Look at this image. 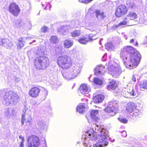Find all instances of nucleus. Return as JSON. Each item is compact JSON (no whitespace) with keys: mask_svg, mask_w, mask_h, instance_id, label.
<instances>
[{"mask_svg":"<svg viewBox=\"0 0 147 147\" xmlns=\"http://www.w3.org/2000/svg\"><path fill=\"white\" fill-rule=\"evenodd\" d=\"M95 127L92 130L88 131L86 133V136L92 140L95 141L97 139L96 144H94V147H105L107 146L109 137V131L104 128L103 125L98 126L96 124H94Z\"/></svg>","mask_w":147,"mask_h":147,"instance_id":"f257e3e1","label":"nucleus"},{"mask_svg":"<svg viewBox=\"0 0 147 147\" xmlns=\"http://www.w3.org/2000/svg\"><path fill=\"white\" fill-rule=\"evenodd\" d=\"M120 55L125 65L129 69L137 66L141 58L139 53L131 46H127L122 49Z\"/></svg>","mask_w":147,"mask_h":147,"instance_id":"f03ea898","label":"nucleus"},{"mask_svg":"<svg viewBox=\"0 0 147 147\" xmlns=\"http://www.w3.org/2000/svg\"><path fill=\"white\" fill-rule=\"evenodd\" d=\"M36 53L37 56L34 61V65L36 68L39 70L47 68L49 65V61L48 58L44 56L43 49H38Z\"/></svg>","mask_w":147,"mask_h":147,"instance_id":"7ed1b4c3","label":"nucleus"},{"mask_svg":"<svg viewBox=\"0 0 147 147\" xmlns=\"http://www.w3.org/2000/svg\"><path fill=\"white\" fill-rule=\"evenodd\" d=\"M57 63L58 65L62 68L67 69L71 67L72 61L69 57L64 55L61 56L58 58Z\"/></svg>","mask_w":147,"mask_h":147,"instance_id":"20e7f679","label":"nucleus"},{"mask_svg":"<svg viewBox=\"0 0 147 147\" xmlns=\"http://www.w3.org/2000/svg\"><path fill=\"white\" fill-rule=\"evenodd\" d=\"M118 109V105L116 101H113L110 102L108 103V106L105 109V111L110 113V115L112 116L115 115Z\"/></svg>","mask_w":147,"mask_h":147,"instance_id":"39448f33","label":"nucleus"},{"mask_svg":"<svg viewBox=\"0 0 147 147\" xmlns=\"http://www.w3.org/2000/svg\"><path fill=\"white\" fill-rule=\"evenodd\" d=\"M109 70L111 74L115 78H117L121 72L120 66L118 64L114 63L109 67Z\"/></svg>","mask_w":147,"mask_h":147,"instance_id":"423d86ee","label":"nucleus"},{"mask_svg":"<svg viewBox=\"0 0 147 147\" xmlns=\"http://www.w3.org/2000/svg\"><path fill=\"white\" fill-rule=\"evenodd\" d=\"M28 146L38 147L40 142L38 138L34 136H30L28 139Z\"/></svg>","mask_w":147,"mask_h":147,"instance_id":"0eeeda50","label":"nucleus"},{"mask_svg":"<svg viewBox=\"0 0 147 147\" xmlns=\"http://www.w3.org/2000/svg\"><path fill=\"white\" fill-rule=\"evenodd\" d=\"M136 107L137 106L134 103L130 102L127 104L126 109L128 112L133 113V114L136 117H138L140 113L138 110L136 109Z\"/></svg>","mask_w":147,"mask_h":147,"instance_id":"6e6552de","label":"nucleus"},{"mask_svg":"<svg viewBox=\"0 0 147 147\" xmlns=\"http://www.w3.org/2000/svg\"><path fill=\"white\" fill-rule=\"evenodd\" d=\"M20 10L18 6L15 3L10 4V12L15 16H17Z\"/></svg>","mask_w":147,"mask_h":147,"instance_id":"1a4fd4ad","label":"nucleus"},{"mask_svg":"<svg viewBox=\"0 0 147 147\" xmlns=\"http://www.w3.org/2000/svg\"><path fill=\"white\" fill-rule=\"evenodd\" d=\"M128 9L125 6L121 5L117 7L115 12V14L117 16L120 17L121 16L126 13Z\"/></svg>","mask_w":147,"mask_h":147,"instance_id":"9d476101","label":"nucleus"},{"mask_svg":"<svg viewBox=\"0 0 147 147\" xmlns=\"http://www.w3.org/2000/svg\"><path fill=\"white\" fill-rule=\"evenodd\" d=\"M82 65L79 63L74 64L70 70L76 77L77 76L80 71Z\"/></svg>","mask_w":147,"mask_h":147,"instance_id":"9b49d317","label":"nucleus"},{"mask_svg":"<svg viewBox=\"0 0 147 147\" xmlns=\"http://www.w3.org/2000/svg\"><path fill=\"white\" fill-rule=\"evenodd\" d=\"M94 34H90L88 37H84L80 38L78 40V42L82 44L86 45L89 41L96 39V38H93L94 36Z\"/></svg>","mask_w":147,"mask_h":147,"instance_id":"f8f14e48","label":"nucleus"},{"mask_svg":"<svg viewBox=\"0 0 147 147\" xmlns=\"http://www.w3.org/2000/svg\"><path fill=\"white\" fill-rule=\"evenodd\" d=\"M40 89L37 87L32 88L29 91V94L31 97L35 98L37 97L39 95Z\"/></svg>","mask_w":147,"mask_h":147,"instance_id":"ddd939ff","label":"nucleus"},{"mask_svg":"<svg viewBox=\"0 0 147 147\" xmlns=\"http://www.w3.org/2000/svg\"><path fill=\"white\" fill-rule=\"evenodd\" d=\"M11 100L10 101V104H16L18 102L19 96L16 93L13 91H11Z\"/></svg>","mask_w":147,"mask_h":147,"instance_id":"4468645a","label":"nucleus"},{"mask_svg":"<svg viewBox=\"0 0 147 147\" xmlns=\"http://www.w3.org/2000/svg\"><path fill=\"white\" fill-rule=\"evenodd\" d=\"M70 27L67 25H64L61 26L58 29L59 33L60 35H65L69 31Z\"/></svg>","mask_w":147,"mask_h":147,"instance_id":"2eb2a0df","label":"nucleus"},{"mask_svg":"<svg viewBox=\"0 0 147 147\" xmlns=\"http://www.w3.org/2000/svg\"><path fill=\"white\" fill-rule=\"evenodd\" d=\"M104 68V66L102 65L98 66L95 69V74L99 76L103 75L105 72Z\"/></svg>","mask_w":147,"mask_h":147,"instance_id":"dca6fc26","label":"nucleus"},{"mask_svg":"<svg viewBox=\"0 0 147 147\" xmlns=\"http://www.w3.org/2000/svg\"><path fill=\"white\" fill-rule=\"evenodd\" d=\"M79 90L82 94H84L88 93L90 91V88L87 85L83 84L80 86Z\"/></svg>","mask_w":147,"mask_h":147,"instance_id":"f3484780","label":"nucleus"},{"mask_svg":"<svg viewBox=\"0 0 147 147\" xmlns=\"http://www.w3.org/2000/svg\"><path fill=\"white\" fill-rule=\"evenodd\" d=\"M63 76L64 78L69 80L73 79L76 77L71 70L70 71L63 72Z\"/></svg>","mask_w":147,"mask_h":147,"instance_id":"a211bd4d","label":"nucleus"},{"mask_svg":"<svg viewBox=\"0 0 147 147\" xmlns=\"http://www.w3.org/2000/svg\"><path fill=\"white\" fill-rule=\"evenodd\" d=\"M26 111V110H24L23 111V113L22 116V119H21L22 125H23L24 124V122L25 121L26 123H28V125H30V122L32 120L31 117L30 116H29L27 119H26L25 118V113Z\"/></svg>","mask_w":147,"mask_h":147,"instance_id":"6ab92c4d","label":"nucleus"},{"mask_svg":"<svg viewBox=\"0 0 147 147\" xmlns=\"http://www.w3.org/2000/svg\"><path fill=\"white\" fill-rule=\"evenodd\" d=\"M98 111L97 110H93L91 113L90 117L91 119L94 122L96 121L98 119Z\"/></svg>","mask_w":147,"mask_h":147,"instance_id":"aec40b11","label":"nucleus"},{"mask_svg":"<svg viewBox=\"0 0 147 147\" xmlns=\"http://www.w3.org/2000/svg\"><path fill=\"white\" fill-rule=\"evenodd\" d=\"M104 98V95L102 94H98L94 97L93 101L95 103H99L101 102Z\"/></svg>","mask_w":147,"mask_h":147,"instance_id":"412c9836","label":"nucleus"},{"mask_svg":"<svg viewBox=\"0 0 147 147\" xmlns=\"http://www.w3.org/2000/svg\"><path fill=\"white\" fill-rule=\"evenodd\" d=\"M95 13L96 17L98 20L103 19L106 17V15L104 12L100 10L96 11Z\"/></svg>","mask_w":147,"mask_h":147,"instance_id":"4be33fe9","label":"nucleus"},{"mask_svg":"<svg viewBox=\"0 0 147 147\" xmlns=\"http://www.w3.org/2000/svg\"><path fill=\"white\" fill-rule=\"evenodd\" d=\"M137 17L136 13L133 12H129L126 17L125 19L126 20H133L136 19Z\"/></svg>","mask_w":147,"mask_h":147,"instance_id":"5701e85b","label":"nucleus"},{"mask_svg":"<svg viewBox=\"0 0 147 147\" xmlns=\"http://www.w3.org/2000/svg\"><path fill=\"white\" fill-rule=\"evenodd\" d=\"M117 86V83L113 80H112L109 82L108 86V89L109 90H114Z\"/></svg>","mask_w":147,"mask_h":147,"instance_id":"b1692460","label":"nucleus"},{"mask_svg":"<svg viewBox=\"0 0 147 147\" xmlns=\"http://www.w3.org/2000/svg\"><path fill=\"white\" fill-rule=\"evenodd\" d=\"M85 110V106L83 103L79 104L77 107L76 111L82 114Z\"/></svg>","mask_w":147,"mask_h":147,"instance_id":"393cba45","label":"nucleus"},{"mask_svg":"<svg viewBox=\"0 0 147 147\" xmlns=\"http://www.w3.org/2000/svg\"><path fill=\"white\" fill-rule=\"evenodd\" d=\"M73 44V41L69 40H66L64 41L63 44L65 48L68 49L71 47Z\"/></svg>","mask_w":147,"mask_h":147,"instance_id":"a878e982","label":"nucleus"},{"mask_svg":"<svg viewBox=\"0 0 147 147\" xmlns=\"http://www.w3.org/2000/svg\"><path fill=\"white\" fill-rule=\"evenodd\" d=\"M134 1V0H126V4L129 7L133 9L135 6Z\"/></svg>","mask_w":147,"mask_h":147,"instance_id":"bb28decb","label":"nucleus"},{"mask_svg":"<svg viewBox=\"0 0 147 147\" xmlns=\"http://www.w3.org/2000/svg\"><path fill=\"white\" fill-rule=\"evenodd\" d=\"M63 48L61 46L57 45L55 48V52L57 54H62L63 52Z\"/></svg>","mask_w":147,"mask_h":147,"instance_id":"cd10ccee","label":"nucleus"},{"mask_svg":"<svg viewBox=\"0 0 147 147\" xmlns=\"http://www.w3.org/2000/svg\"><path fill=\"white\" fill-rule=\"evenodd\" d=\"M81 32L80 30H75L71 32V36L72 37H76L80 36Z\"/></svg>","mask_w":147,"mask_h":147,"instance_id":"c85d7f7f","label":"nucleus"},{"mask_svg":"<svg viewBox=\"0 0 147 147\" xmlns=\"http://www.w3.org/2000/svg\"><path fill=\"white\" fill-rule=\"evenodd\" d=\"M37 124L42 129H44L46 127L45 123L42 121L38 120L37 122Z\"/></svg>","mask_w":147,"mask_h":147,"instance_id":"c756f323","label":"nucleus"},{"mask_svg":"<svg viewBox=\"0 0 147 147\" xmlns=\"http://www.w3.org/2000/svg\"><path fill=\"white\" fill-rule=\"evenodd\" d=\"M24 43L25 42L22 40V38H20L18 40V49H20L23 47Z\"/></svg>","mask_w":147,"mask_h":147,"instance_id":"7c9ffc66","label":"nucleus"},{"mask_svg":"<svg viewBox=\"0 0 147 147\" xmlns=\"http://www.w3.org/2000/svg\"><path fill=\"white\" fill-rule=\"evenodd\" d=\"M94 84L99 85H101L103 83L102 80L97 78H95L93 80Z\"/></svg>","mask_w":147,"mask_h":147,"instance_id":"2f4dec72","label":"nucleus"},{"mask_svg":"<svg viewBox=\"0 0 147 147\" xmlns=\"http://www.w3.org/2000/svg\"><path fill=\"white\" fill-rule=\"evenodd\" d=\"M141 88L147 89V81L144 80L140 85Z\"/></svg>","mask_w":147,"mask_h":147,"instance_id":"473e14b6","label":"nucleus"},{"mask_svg":"<svg viewBox=\"0 0 147 147\" xmlns=\"http://www.w3.org/2000/svg\"><path fill=\"white\" fill-rule=\"evenodd\" d=\"M51 41L55 43H57L59 42L57 37L55 36H52L50 38Z\"/></svg>","mask_w":147,"mask_h":147,"instance_id":"72a5a7b5","label":"nucleus"},{"mask_svg":"<svg viewBox=\"0 0 147 147\" xmlns=\"http://www.w3.org/2000/svg\"><path fill=\"white\" fill-rule=\"evenodd\" d=\"M106 49L108 50L113 49L114 48L113 46L112 42L107 43L106 45Z\"/></svg>","mask_w":147,"mask_h":147,"instance_id":"f704fd0d","label":"nucleus"},{"mask_svg":"<svg viewBox=\"0 0 147 147\" xmlns=\"http://www.w3.org/2000/svg\"><path fill=\"white\" fill-rule=\"evenodd\" d=\"M131 91H130V90L128 92L131 95H132L133 96H137V92L134 89H133L132 88H131Z\"/></svg>","mask_w":147,"mask_h":147,"instance_id":"c9c22d12","label":"nucleus"},{"mask_svg":"<svg viewBox=\"0 0 147 147\" xmlns=\"http://www.w3.org/2000/svg\"><path fill=\"white\" fill-rule=\"evenodd\" d=\"M118 120L121 123L126 124L127 123L128 120L125 118H123L121 117H119L118 118Z\"/></svg>","mask_w":147,"mask_h":147,"instance_id":"e433bc0d","label":"nucleus"},{"mask_svg":"<svg viewBox=\"0 0 147 147\" xmlns=\"http://www.w3.org/2000/svg\"><path fill=\"white\" fill-rule=\"evenodd\" d=\"M71 27H77L78 26L79 24L78 23V21H74L71 22Z\"/></svg>","mask_w":147,"mask_h":147,"instance_id":"4c0bfd02","label":"nucleus"},{"mask_svg":"<svg viewBox=\"0 0 147 147\" xmlns=\"http://www.w3.org/2000/svg\"><path fill=\"white\" fill-rule=\"evenodd\" d=\"M127 22L126 21H123L120 22L119 24L120 28H122L123 27V26L126 25Z\"/></svg>","mask_w":147,"mask_h":147,"instance_id":"58836bf2","label":"nucleus"},{"mask_svg":"<svg viewBox=\"0 0 147 147\" xmlns=\"http://www.w3.org/2000/svg\"><path fill=\"white\" fill-rule=\"evenodd\" d=\"M51 7V5L49 3H48L46 4V6L44 8V9L45 10H47V9L50 10Z\"/></svg>","mask_w":147,"mask_h":147,"instance_id":"ea45409f","label":"nucleus"},{"mask_svg":"<svg viewBox=\"0 0 147 147\" xmlns=\"http://www.w3.org/2000/svg\"><path fill=\"white\" fill-rule=\"evenodd\" d=\"M79 1L80 2H82V3H87L91 1H92V0H79Z\"/></svg>","mask_w":147,"mask_h":147,"instance_id":"a19ab883","label":"nucleus"},{"mask_svg":"<svg viewBox=\"0 0 147 147\" xmlns=\"http://www.w3.org/2000/svg\"><path fill=\"white\" fill-rule=\"evenodd\" d=\"M120 28L119 24H118L114 25L112 27V29L115 30L117 28Z\"/></svg>","mask_w":147,"mask_h":147,"instance_id":"79ce46f5","label":"nucleus"},{"mask_svg":"<svg viewBox=\"0 0 147 147\" xmlns=\"http://www.w3.org/2000/svg\"><path fill=\"white\" fill-rule=\"evenodd\" d=\"M120 132L121 134V135L123 137H125L127 136L126 132L125 131H120Z\"/></svg>","mask_w":147,"mask_h":147,"instance_id":"37998d69","label":"nucleus"},{"mask_svg":"<svg viewBox=\"0 0 147 147\" xmlns=\"http://www.w3.org/2000/svg\"><path fill=\"white\" fill-rule=\"evenodd\" d=\"M47 28L46 26L43 27L41 29V31L42 32H45L47 30Z\"/></svg>","mask_w":147,"mask_h":147,"instance_id":"c03bdc74","label":"nucleus"},{"mask_svg":"<svg viewBox=\"0 0 147 147\" xmlns=\"http://www.w3.org/2000/svg\"><path fill=\"white\" fill-rule=\"evenodd\" d=\"M22 23V21L21 20H17L16 24L19 25L20 26H22L21 25Z\"/></svg>","mask_w":147,"mask_h":147,"instance_id":"a18cd8bd","label":"nucleus"},{"mask_svg":"<svg viewBox=\"0 0 147 147\" xmlns=\"http://www.w3.org/2000/svg\"><path fill=\"white\" fill-rule=\"evenodd\" d=\"M107 56V53H105L102 57V60L103 61H105L106 60Z\"/></svg>","mask_w":147,"mask_h":147,"instance_id":"49530a36","label":"nucleus"},{"mask_svg":"<svg viewBox=\"0 0 147 147\" xmlns=\"http://www.w3.org/2000/svg\"><path fill=\"white\" fill-rule=\"evenodd\" d=\"M43 92L44 94V96L45 97H46L47 95V91L45 89H43Z\"/></svg>","mask_w":147,"mask_h":147,"instance_id":"de8ad7c7","label":"nucleus"},{"mask_svg":"<svg viewBox=\"0 0 147 147\" xmlns=\"http://www.w3.org/2000/svg\"><path fill=\"white\" fill-rule=\"evenodd\" d=\"M132 80L134 82H136V78L135 75H133L132 78Z\"/></svg>","mask_w":147,"mask_h":147,"instance_id":"09e8293b","label":"nucleus"},{"mask_svg":"<svg viewBox=\"0 0 147 147\" xmlns=\"http://www.w3.org/2000/svg\"><path fill=\"white\" fill-rule=\"evenodd\" d=\"M24 141H21L20 144V147H24Z\"/></svg>","mask_w":147,"mask_h":147,"instance_id":"8fccbe9b","label":"nucleus"},{"mask_svg":"<svg viewBox=\"0 0 147 147\" xmlns=\"http://www.w3.org/2000/svg\"><path fill=\"white\" fill-rule=\"evenodd\" d=\"M19 138L22 139V141H24V138L22 137L20 135L19 136Z\"/></svg>","mask_w":147,"mask_h":147,"instance_id":"3c124183","label":"nucleus"},{"mask_svg":"<svg viewBox=\"0 0 147 147\" xmlns=\"http://www.w3.org/2000/svg\"><path fill=\"white\" fill-rule=\"evenodd\" d=\"M19 78H18L15 77V80L16 82H18L19 80Z\"/></svg>","mask_w":147,"mask_h":147,"instance_id":"603ef678","label":"nucleus"},{"mask_svg":"<svg viewBox=\"0 0 147 147\" xmlns=\"http://www.w3.org/2000/svg\"><path fill=\"white\" fill-rule=\"evenodd\" d=\"M128 145H127V146H133V144H131V143L130 142H128Z\"/></svg>","mask_w":147,"mask_h":147,"instance_id":"864d4df0","label":"nucleus"},{"mask_svg":"<svg viewBox=\"0 0 147 147\" xmlns=\"http://www.w3.org/2000/svg\"><path fill=\"white\" fill-rule=\"evenodd\" d=\"M134 39H132L130 40L129 42L130 43H132L134 42Z\"/></svg>","mask_w":147,"mask_h":147,"instance_id":"5fc2aeb1","label":"nucleus"},{"mask_svg":"<svg viewBox=\"0 0 147 147\" xmlns=\"http://www.w3.org/2000/svg\"><path fill=\"white\" fill-rule=\"evenodd\" d=\"M84 146H88V144L86 143H85L84 144Z\"/></svg>","mask_w":147,"mask_h":147,"instance_id":"6e6d98bb","label":"nucleus"},{"mask_svg":"<svg viewBox=\"0 0 147 147\" xmlns=\"http://www.w3.org/2000/svg\"><path fill=\"white\" fill-rule=\"evenodd\" d=\"M42 6H45V3L44 4V3H42Z\"/></svg>","mask_w":147,"mask_h":147,"instance_id":"4d7b16f0","label":"nucleus"},{"mask_svg":"<svg viewBox=\"0 0 147 147\" xmlns=\"http://www.w3.org/2000/svg\"><path fill=\"white\" fill-rule=\"evenodd\" d=\"M11 45V46H13V43H12V42H10V45Z\"/></svg>","mask_w":147,"mask_h":147,"instance_id":"13d9d810","label":"nucleus"},{"mask_svg":"<svg viewBox=\"0 0 147 147\" xmlns=\"http://www.w3.org/2000/svg\"><path fill=\"white\" fill-rule=\"evenodd\" d=\"M111 142H114L115 141V140L114 139H113V140H111Z\"/></svg>","mask_w":147,"mask_h":147,"instance_id":"bf43d9fd","label":"nucleus"},{"mask_svg":"<svg viewBox=\"0 0 147 147\" xmlns=\"http://www.w3.org/2000/svg\"><path fill=\"white\" fill-rule=\"evenodd\" d=\"M124 38L126 39H127V37L126 36H125Z\"/></svg>","mask_w":147,"mask_h":147,"instance_id":"052dcab7","label":"nucleus"},{"mask_svg":"<svg viewBox=\"0 0 147 147\" xmlns=\"http://www.w3.org/2000/svg\"><path fill=\"white\" fill-rule=\"evenodd\" d=\"M138 44L137 42H136V45H137Z\"/></svg>","mask_w":147,"mask_h":147,"instance_id":"680f3d73","label":"nucleus"},{"mask_svg":"<svg viewBox=\"0 0 147 147\" xmlns=\"http://www.w3.org/2000/svg\"><path fill=\"white\" fill-rule=\"evenodd\" d=\"M28 147H34V146H28Z\"/></svg>","mask_w":147,"mask_h":147,"instance_id":"e2e57ef3","label":"nucleus"},{"mask_svg":"<svg viewBox=\"0 0 147 147\" xmlns=\"http://www.w3.org/2000/svg\"><path fill=\"white\" fill-rule=\"evenodd\" d=\"M85 138V139H86V138Z\"/></svg>","mask_w":147,"mask_h":147,"instance_id":"0e129e2a","label":"nucleus"},{"mask_svg":"<svg viewBox=\"0 0 147 147\" xmlns=\"http://www.w3.org/2000/svg\"><path fill=\"white\" fill-rule=\"evenodd\" d=\"M146 38H147V36H146Z\"/></svg>","mask_w":147,"mask_h":147,"instance_id":"69168bd1","label":"nucleus"}]
</instances>
